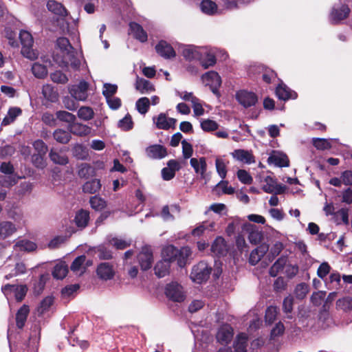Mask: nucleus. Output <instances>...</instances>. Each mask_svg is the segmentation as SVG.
Wrapping results in <instances>:
<instances>
[{
  "mask_svg": "<svg viewBox=\"0 0 352 352\" xmlns=\"http://www.w3.org/2000/svg\"><path fill=\"white\" fill-rule=\"evenodd\" d=\"M89 220V212L87 210H80L75 217V222L78 228H85Z\"/></svg>",
  "mask_w": 352,
  "mask_h": 352,
  "instance_id": "38",
  "label": "nucleus"
},
{
  "mask_svg": "<svg viewBox=\"0 0 352 352\" xmlns=\"http://www.w3.org/2000/svg\"><path fill=\"white\" fill-rule=\"evenodd\" d=\"M129 30L133 37L142 43H144L148 39L146 32L142 26L136 22H130Z\"/></svg>",
  "mask_w": 352,
  "mask_h": 352,
  "instance_id": "17",
  "label": "nucleus"
},
{
  "mask_svg": "<svg viewBox=\"0 0 352 352\" xmlns=\"http://www.w3.org/2000/svg\"><path fill=\"white\" fill-rule=\"evenodd\" d=\"M50 78L54 82L58 84H66L68 82L67 76L60 70L52 73Z\"/></svg>",
  "mask_w": 352,
  "mask_h": 352,
  "instance_id": "55",
  "label": "nucleus"
},
{
  "mask_svg": "<svg viewBox=\"0 0 352 352\" xmlns=\"http://www.w3.org/2000/svg\"><path fill=\"white\" fill-rule=\"evenodd\" d=\"M89 203L91 208L97 211L102 210L107 206L105 200L96 195L90 198Z\"/></svg>",
  "mask_w": 352,
  "mask_h": 352,
  "instance_id": "47",
  "label": "nucleus"
},
{
  "mask_svg": "<svg viewBox=\"0 0 352 352\" xmlns=\"http://www.w3.org/2000/svg\"><path fill=\"white\" fill-rule=\"evenodd\" d=\"M182 56L188 60L200 59L201 58V54L194 46H188L184 48L182 51Z\"/></svg>",
  "mask_w": 352,
  "mask_h": 352,
  "instance_id": "39",
  "label": "nucleus"
},
{
  "mask_svg": "<svg viewBox=\"0 0 352 352\" xmlns=\"http://www.w3.org/2000/svg\"><path fill=\"white\" fill-rule=\"evenodd\" d=\"M50 160L55 164L65 166L69 163L68 157L58 151L56 148H52L49 153Z\"/></svg>",
  "mask_w": 352,
  "mask_h": 352,
  "instance_id": "22",
  "label": "nucleus"
},
{
  "mask_svg": "<svg viewBox=\"0 0 352 352\" xmlns=\"http://www.w3.org/2000/svg\"><path fill=\"white\" fill-rule=\"evenodd\" d=\"M191 166L194 168L195 172L200 174L202 178H204L205 173L207 169V164L204 157H200L199 160L192 157L190 160Z\"/></svg>",
  "mask_w": 352,
  "mask_h": 352,
  "instance_id": "21",
  "label": "nucleus"
},
{
  "mask_svg": "<svg viewBox=\"0 0 352 352\" xmlns=\"http://www.w3.org/2000/svg\"><path fill=\"white\" fill-rule=\"evenodd\" d=\"M210 250L217 257L226 256L228 252L226 241L222 236H217L212 242Z\"/></svg>",
  "mask_w": 352,
  "mask_h": 352,
  "instance_id": "15",
  "label": "nucleus"
},
{
  "mask_svg": "<svg viewBox=\"0 0 352 352\" xmlns=\"http://www.w3.org/2000/svg\"><path fill=\"white\" fill-rule=\"evenodd\" d=\"M264 182L266 183L262 187L263 190L267 193H274L275 195L283 194L286 190V186L277 184V179L270 175H267L264 178Z\"/></svg>",
  "mask_w": 352,
  "mask_h": 352,
  "instance_id": "6",
  "label": "nucleus"
},
{
  "mask_svg": "<svg viewBox=\"0 0 352 352\" xmlns=\"http://www.w3.org/2000/svg\"><path fill=\"white\" fill-rule=\"evenodd\" d=\"M337 308L342 309L344 311H348L352 309V298L349 296L344 297L338 299L336 302Z\"/></svg>",
  "mask_w": 352,
  "mask_h": 352,
  "instance_id": "50",
  "label": "nucleus"
},
{
  "mask_svg": "<svg viewBox=\"0 0 352 352\" xmlns=\"http://www.w3.org/2000/svg\"><path fill=\"white\" fill-rule=\"evenodd\" d=\"M170 267V263L162 258L154 267L155 274L158 278H163L169 274Z\"/></svg>",
  "mask_w": 352,
  "mask_h": 352,
  "instance_id": "26",
  "label": "nucleus"
},
{
  "mask_svg": "<svg viewBox=\"0 0 352 352\" xmlns=\"http://www.w3.org/2000/svg\"><path fill=\"white\" fill-rule=\"evenodd\" d=\"M32 164L37 168L43 169L46 165V156L39 154L33 153L31 157Z\"/></svg>",
  "mask_w": 352,
  "mask_h": 352,
  "instance_id": "49",
  "label": "nucleus"
},
{
  "mask_svg": "<svg viewBox=\"0 0 352 352\" xmlns=\"http://www.w3.org/2000/svg\"><path fill=\"white\" fill-rule=\"evenodd\" d=\"M228 181L222 179L215 186L214 190L218 191L221 188L222 193L226 195H232L234 193V188L232 186H228Z\"/></svg>",
  "mask_w": 352,
  "mask_h": 352,
  "instance_id": "59",
  "label": "nucleus"
},
{
  "mask_svg": "<svg viewBox=\"0 0 352 352\" xmlns=\"http://www.w3.org/2000/svg\"><path fill=\"white\" fill-rule=\"evenodd\" d=\"M101 188L100 180L98 179H93L90 181L86 182L82 187V192L85 193L94 194L100 190Z\"/></svg>",
  "mask_w": 352,
  "mask_h": 352,
  "instance_id": "30",
  "label": "nucleus"
},
{
  "mask_svg": "<svg viewBox=\"0 0 352 352\" xmlns=\"http://www.w3.org/2000/svg\"><path fill=\"white\" fill-rule=\"evenodd\" d=\"M231 154L234 159L243 163L250 164L255 162L254 156L252 151L240 148L234 150Z\"/></svg>",
  "mask_w": 352,
  "mask_h": 352,
  "instance_id": "19",
  "label": "nucleus"
},
{
  "mask_svg": "<svg viewBox=\"0 0 352 352\" xmlns=\"http://www.w3.org/2000/svg\"><path fill=\"white\" fill-rule=\"evenodd\" d=\"M215 166L219 177L224 179L227 175V165L226 162L221 158H217L215 160Z\"/></svg>",
  "mask_w": 352,
  "mask_h": 352,
  "instance_id": "53",
  "label": "nucleus"
},
{
  "mask_svg": "<svg viewBox=\"0 0 352 352\" xmlns=\"http://www.w3.org/2000/svg\"><path fill=\"white\" fill-rule=\"evenodd\" d=\"M177 248L173 245L166 246L162 249V257L163 260L168 261L171 263L175 261V257L177 256Z\"/></svg>",
  "mask_w": 352,
  "mask_h": 352,
  "instance_id": "34",
  "label": "nucleus"
},
{
  "mask_svg": "<svg viewBox=\"0 0 352 352\" xmlns=\"http://www.w3.org/2000/svg\"><path fill=\"white\" fill-rule=\"evenodd\" d=\"M96 274L101 280H111L115 276L113 266L109 263H101L97 267Z\"/></svg>",
  "mask_w": 352,
  "mask_h": 352,
  "instance_id": "13",
  "label": "nucleus"
},
{
  "mask_svg": "<svg viewBox=\"0 0 352 352\" xmlns=\"http://www.w3.org/2000/svg\"><path fill=\"white\" fill-rule=\"evenodd\" d=\"M155 48L156 52L165 59H170L176 56L173 47L164 40L160 41Z\"/></svg>",
  "mask_w": 352,
  "mask_h": 352,
  "instance_id": "10",
  "label": "nucleus"
},
{
  "mask_svg": "<svg viewBox=\"0 0 352 352\" xmlns=\"http://www.w3.org/2000/svg\"><path fill=\"white\" fill-rule=\"evenodd\" d=\"M47 8L49 11L56 15L62 16L67 15V11L64 6L56 1L49 0L47 3Z\"/></svg>",
  "mask_w": 352,
  "mask_h": 352,
  "instance_id": "27",
  "label": "nucleus"
},
{
  "mask_svg": "<svg viewBox=\"0 0 352 352\" xmlns=\"http://www.w3.org/2000/svg\"><path fill=\"white\" fill-rule=\"evenodd\" d=\"M312 144L318 150H327L331 148V143L324 138H313Z\"/></svg>",
  "mask_w": 352,
  "mask_h": 352,
  "instance_id": "52",
  "label": "nucleus"
},
{
  "mask_svg": "<svg viewBox=\"0 0 352 352\" xmlns=\"http://www.w3.org/2000/svg\"><path fill=\"white\" fill-rule=\"evenodd\" d=\"M234 336V329L229 324H222L216 335L217 341L221 344H228L231 342Z\"/></svg>",
  "mask_w": 352,
  "mask_h": 352,
  "instance_id": "8",
  "label": "nucleus"
},
{
  "mask_svg": "<svg viewBox=\"0 0 352 352\" xmlns=\"http://www.w3.org/2000/svg\"><path fill=\"white\" fill-rule=\"evenodd\" d=\"M68 273V267L65 264H56L53 269L52 276L56 279H63Z\"/></svg>",
  "mask_w": 352,
  "mask_h": 352,
  "instance_id": "40",
  "label": "nucleus"
},
{
  "mask_svg": "<svg viewBox=\"0 0 352 352\" xmlns=\"http://www.w3.org/2000/svg\"><path fill=\"white\" fill-rule=\"evenodd\" d=\"M201 60V65L204 69H208L210 67L214 66L217 63V58L214 54L206 52L204 57L199 59Z\"/></svg>",
  "mask_w": 352,
  "mask_h": 352,
  "instance_id": "42",
  "label": "nucleus"
},
{
  "mask_svg": "<svg viewBox=\"0 0 352 352\" xmlns=\"http://www.w3.org/2000/svg\"><path fill=\"white\" fill-rule=\"evenodd\" d=\"M42 94L43 97L51 102H56L58 100L57 89L52 85H44L42 88Z\"/></svg>",
  "mask_w": 352,
  "mask_h": 352,
  "instance_id": "25",
  "label": "nucleus"
},
{
  "mask_svg": "<svg viewBox=\"0 0 352 352\" xmlns=\"http://www.w3.org/2000/svg\"><path fill=\"white\" fill-rule=\"evenodd\" d=\"M19 37L22 45L21 54L32 60L36 59L38 56V53L36 50L32 49L34 40L32 34L28 31L21 30Z\"/></svg>",
  "mask_w": 352,
  "mask_h": 352,
  "instance_id": "1",
  "label": "nucleus"
},
{
  "mask_svg": "<svg viewBox=\"0 0 352 352\" xmlns=\"http://www.w3.org/2000/svg\"><path fill=\"white\" fill-rule=\"evenodd\" d=\"M89 84L87 82L82 80L78 85L73 86L69 93L76 100H85L88 96L87 90Z\"/></svg>",
  "mask_w": 352,
  "mask_h": 352,
  "instance_id": "11",
  "label": "nucleus"
},
{
  "mask_svg": "<svg viewBox=\"0 0 352 352\" xmlns=\"http://www.w3.org/2000/svg\"><path fill=\"white\" fill-rule=\"evenodd\" d=\"M94 116V111L89 107H81L78 111V116L84 120H89Z\"/></svg>",
  "mask_w": 352,
  "mask_h": 352,
  "instance_id": "54",
  "label": "nucleus"
},
{
  "mask_svg": "<svg viewBox=\"0 0 352 352\" xmlns=\"http://www.w3.org/2000/svg\"><path fill=\"white\" fill-rule=\"evenodd\" d=\"M145 152L148 157L155 160L162 159L168 155L166 148L157 144L146 147Z\"/></svg>",
  "mask_w": 352,
  "mask_h": 352,
  "instance_id": "14",
  "label": "nucleus"
},
{
  "mask_svg": "<svg viewBox=\"0 0 352 352\" xmlns=\"http://www.w3.org/2000/svg\"><path fill=\"white\" fill-rule=\"evenodd\" d=\"M15 246L18 247L21 251L32 252L34 251L37 245L35 243L29 240H21L16 242Z\"/></svg>",
  "mask_w": 352,
  "mask_h": 352,
  "instance_id": "46",
  "label": "nucleus"
},
{
  "mask_svg": "<svg viewBox=\"0 0 352 352\" xmlns=\"http://www.w3.org/2000/svg\"><path fill=\"white\" fill-rule=\"evenodd\" d=\"M18 178L14 175L0 176V184L3 187H10L15 185Z\"/></svg>",
  "mask_w": 352,
  "mask_h": 352,
  "instance_id": "64",
  "label": "nucleus"
},
{
  "mask_svg": "<svg viewBox=\"0 0 352 352\" xmlns=\"http://www.w3.org/2000/svg\"><path fill=\"white\" fill-rule=\"evenodd\" d=\"M96 175V168L87 163H82L78 167V175L80 178L88 179Z\"/></svg>",
  "mask_w": 352,
  "mask_h": 352,
  "instance_id": "28",
  "label": "nucleus"
},
{
  "mask_svg": "<svg viewBox=\"0 0 352 352\" xmlns=\"http://www.w3.org/2000/svg\"><path fill=\"white\" fill-rule=\"evenodd\" d=\"M150 104L151 102L148 98L142 97L137 100L135 105L138 112L144 115L148 112Z\"/></svg>",
  "mask_w": 352,
  "mask_h": 352,
  "instance_id": "44",
  "label": "nucleus"
},
{
  "mask_svg": "<svg viewBox=\"0 0 352 352\" xmlns=\"http://www.w3.org/2000/svg\"><path fill=\"white\" fill-rule=\"evenodd\" d=\"M190 254L191 251L188 247H184L181 249H177L175 261H177L178 266L184 267L186 265L187 259Z\"/></svg>",
  "mask_w": 352,
  "mask_h": 352,
  "instance_id": "31",
  "label": "nucleus"
},
{
  "mask_svg": "<svg viewBox=\"0 0 352 352\" xmlns=\"http://www.w3.org/2000/svg\"><path fill=\"white\" fill-rule=\"evenodd\" d=\"M69 131L71 133L78 136H86L91 132V128L85 124L75 122L69 124Z\"/></svg>",
  "mask_w": 352,
  "mask_h": 352,
  "instance_id": "24",
  "label": "nucleus"
},
{
  "mask_svg": "<svg viewBox=\"0 0 352 352\" xmlns=\"http://www.w3.org/2000/svg\"><path fill=\"white\" fill-rule=\"evenodd\" d=\"M211 272L212 267L206 262L200 261L193 266L190 278L192 281L201 284L208 280Z\"/></svg>",
  "mask_w": 352,
  "mask_h": 352,
  "instance_id": "2",
  "label": "nucleus"
},
{
  "mask_svg": "<svg viewBox=\"0 0 352 352\" xmlns=\"http://www.w3.org/2000/svg\"><path fill=\"white\" fill-rule=\"evenodd\" d=\"M109 243L117 250H124L131 245V241L118 239L117 237L112 238Z\"/></svg>",
  "mask_w": 352,
  "mask_h": 352,
  "instance_id": "61",
  "label": "nucleus"
},
{
  "mask_svg": "<svg viewBox=\"0 0 352 352\" xmlns=\"http://www.w3.org/2000/svg\"><path fill=\"white\" fill-rule=\"evenodd\" d=\"M65 56L67 64L70 63L71 67L74 69H78L80 65V60L76 57L75 49L69 50L63 54Z\"/></svg>",
  "mask_w": 352,
  "mask_h": 352,
  "instance_id": "37",
  "label": "nucleus"
},
{
  "mask_svg": "<svg viewBox=\"0 0 352 352\" xmlns=\"http://www.w3.org/2000/svg\"><path fill=\"white\" fill-rule=\"evenodd\" d=\"M54 298L52 296H47L42 300L38 306L37 311L40 314H44L53 305Z\"/></svg>",
  "mask_w": 352,
  "mask_h": 352,
  "instance_id": "57",
  "label": "nucleus"
},
{
  "mask_svg": "<svg viewBox=\"0 0 352 352\" xmlns=\"http://www.w3.org/2000/svg\"><path fill=\"white\" fill-rule=\"evenodd\" d=\"M283 244L280 241H276L273 246L270 248V252L267 254L268 260L272 261L283 250Z\"/></svg>",
  "mask_w": 352,
  "mask_h": 352,
  "instance_id": "45",
  "label": "nucleus"
},
{
  "mask_svg": "<svg viewBox=\"0 0 352 352\" xmlns=\"http://www.w3.org/2000/svg\"><path fill=\"white\" fill-rule=\"evenodd\" d=\"M97 253L99 258L102 260H110L113 258L111 250L104 245L98 247Z\"/></svg>",
  "mask_w": 352,
  "mask_h": 352,
  "instance_id": "56",
  "label": "nucleus"
},
{
  "mask_svg": "<svg viewBox=\"0 0 352 352\" xmlns=\"http://www.w3.org/2000/svg\"><path fill=\"white\" fill-rule=\"evenodd\" d=\"M309 292V285L305 283L298 284L294 289V294L298 299L302 300L305 298Z\"/></svg>",
  "mask_w": 352,
  "mask_h": 352,
  "instance_id": "51",
  "label": "nucleus"
},
{
  "mask_svg": "<svg viewBox=\"0 0 352 352\" xmlns=\"http://www.w3.org/2000/svg\"><path fill=\"white\" fill-rule=\"evenodd\" d=\"M32 72L34 76L37 78H44L47 75V67L38 63H34L32 67Z\"/></svg>",
  "mask_w": 352,
  "mask_h": 352,
  "instance_id": "41",
  "label": "nucleus"
},
{
  "mask_svg": "<svg viewBox=\"0 0 352 352\" xmlns=\"http://www.w3.org/2000/svg\"><path fill=\"white\" fill-rule=\"evenodd\" d=\"M74 157L77 160H85L88 156V152L85 146L80 144H76L72 148Z\"/></svg>",
  "mask_w": 352,
  "mask_h": 352,
  "instance_id": "43",
  "label": "nucleus"
},
{
  "mask_svg": "<svg viewBox=\"0 0 352 352\" xmlns=\"http://www.w3.org/2000/svg\"><path fill=\"white\" fill-rule=\"evenodd\" d=\"M203 78L207 82L206 85L211 91L217 96H220L219 88L221 85V78L219 74L214 71H210L203 75Z\"/></svg>",
  "mask_w": 352,
  "mask_h": 352,
  "instance_id": "5",
  "label": "nucleus"
},
{
  "mask_svg": "<svg viewBox=\"0 0 352 352\" xmlns=\"http://www.w3.org/2000/svg\"><path fill=\"white\" fill-rule=\"evenodd\" d=\"M54 140L58 143L66 144L72 139L70 131H66L63 129H56L53 133Z\"/></svg>",
  "mask_w": 352,
  "mask_h": 352,
  "instance_id": "36",
  "label": "nucleus"
},
{
  "mask_svg": "<svg viewBox=\"0 0 352 352\" xmlns=\"http://www.w3.org/2000/svg\"><path fill=\"white\" fill-rule=\"evenodd\" d=\"M269 164H274L278 167H288L289 166V160L285 154L278 153L272 154L267 159Z\"/></svg>",
  "mask_w": 352,
  "mask_h": 352,
  "instance_id": "23",
  "label": "nucleus"
},
{
  "mask_svg": "<svg viewBox=\"0 0 352 352\" xmlns=\"http://www.w3.org/2000/svg\"><path fill=\"white\" fill-rule=\"evenodd\" d=\"M56 45L60 48L63 54L74 47L71 45L69 39L65 37L58 38L56 41Z\"/></svg>",
  "mask_w": 352,
  "mask_h": 352,
  "instance_id": "62",
  "label": "nucleus"
},
{
  "mask_svg": "<svg viewBox=\"0 0 352 352\" xmlns=\"http://www.w3.org/2000/svg\"><path fill=\"white\" fill-rule=\"evenodd\" d=\"M15 225L10 221H2L0 223V238L5 239L15 232Z\"/></svg>",
  "mask_w": 352,
  "mask_h": 352,
  "instance_id": "29",
  "label": "nucleus"
},
{
  "mask_svg": "<svg viewBox=\"0 0 352 352\" xmlns=\"http://www.w3.org/2000/svg\"><path fill=\"white\" fill-rule=\"evenodd\" d=\"M165 294L169 300L173 302H181L186 298L182 286L176 282H171L166 285Z\"/></svg>",
  "mask_w": 352,
  "mask_h": 352,
  "instance_id": "3",
  "label": "nucleus"
},
{
  "mask_svg": "<svg viewBox=\"0 0 352 352\" xmlns=\"http://www.w3.org/2000/svg\"><path fill=\"white\" fill-rule=\"evenodd\" d=\"M32 146L35 151L34 153L46 156L48 152V146L42 140L38 139L34 141Z\"/></svg>",
  "mask_w": 352,
  "mask_h": 352,
  "instance_id": "48",
  "label": "nucleus"
},
{
  "mask_svg": "<svg viewBox=\"0 0 352 352\" xmlns=\"http://www.w3.org/2000/svg\"><path fill=\"white\" fill-rule=\"evenodd\" d=\"M118 126L124 131H129L133 126V122L131 116L127 113L122 119L118 122Z\"/></svg>",
  "mask_w": 352,
  "mask_h": 352,
  "instance_id": "60",
  "label": "nucleus"
},
{
  "mask_svg": "<svg viewBox=\"0 0 352 352\" xmlns=\"http://www.w3.org/2000/svg\"><path fill=\"white\" fill-rule=\"evenodd\" d=\"M138 260L142 270H149L153 263V254L151 247L147 245L142 247L138 255Z\"/></svg>",
  "mask_w": 352,
  "mask_h": 352,
  "instance_id": "4",
  "label": "nucleus"
},
{
  "mask_svg": "<svg viewBox=\"0 0 352 352\" xmlns=\"http://www.w3.org/2000/svg\"><path fill=\"white\" fill-rule=\"evenodd\" d=\"M247 231H248V239L252 244L257 245L263 239V233L256 229L254 225L248 223L244 226Z\"/></svg>",
  "mask_w": 352,
  "mask_h": 352,
  "instance_id": "20",
  "label": "nucleus"
},
{
  "mask_svg": "<svg viewBox=\"0 0 352 352\" xmlns=\"http://www.w3.org/2000/svg\"><path fill=\"white\" fill-rule=\"evenodd\" d=\"M268 251L269 245L266 243H261L251 252L249 257V263L251 265H256Z\"/></svg>",
  "mask_w": 352,
  "mask_h": 352,
  "instance_id": "16",
  "label": "nucleus"
},
{
  "mask_svg": "<svg viewBox=\"0 0 352 352\" xmlns=\"http://www.w3.org/2000/svg\"><path fill=\"white\" fill-rule=\"evenodd\" d=\"M118 91V86L115 84L104 83L103 85L102 94L105 99L113 97Z\"/></svg>",
  "mask_w": 352,
  "mask_h": 352,
  "instance_id": "58",
  "label": "nucleus"
},
{
  "mask_svg": "<svg viewBox=\"0 0 352 352\" xmlns=\"http://www.w3.org/2000/svg\"><path fill=\"white\" fill-rule=\"evenodd\" d=\"M275 94L279 100L287 101L297 98L298 94L296 91L290 89L282 81L278 85L275 90Z\"/></svg>",
  "mask_w": 352,
  "mask_h": 352,
  "instance_id": "12",
  "label": "nucleus"
},
{
  "mask_svg": "<svg viewBox=\"0 0 352 352\" xmlns=\"http://www.w3.org/2000/svg\"><path fill=\"white\" fill-rule=\"evenodd\" d=\"M202 12L208 15H213L217 12V5L212 0H202L200 3Z\"/></svg>",
  "mask_w": 352,
  "mask_h": 352,
  "instance_id": "35",
  "label": "nucleus"
},
{
  "mask_svg": "<svg viewBox=\"0 0 352 352\" xmlns=\"http://www.w3.org/2000/svg\"><path fill=\"white\" fill-rule=\"evenodd\" d=\"M236 99L245 108L254 106L258 102L257 96L251 91L240 90L236 94Z\"/></svg>",
  "mask_w": 352,
  "mask_h": 352,
  "instance_id": "7",
  "label": "nucleus"
},
{
  "mask_svg": "<svg viewBox=\"0 0 352 352\" xmlns=\"http://www.w3.org/2000/svg\"><path fill=\"white\" fill-rule=\"evenodd\" d=\"M135 88L141 94L148 93L149 91H155L154 86L151 82L142 78H138L135 82Z\"/></svg>",
  "mask_w": 352,
  "mask_h": 352,
  "instance_id": "33",
  "label": "nucleus"
},
{
  "mask_svg": "<svg viewBox=\"0 0 352 352\" xmlns=\"http://www.w3.org/2000/svg\"><path fill=\"white\" fill-rule=\"evenodd\" d=\"M287 261V257L285 256H282L278 258L276 262L272 265V266L270 268L269 274L272 277H276L278 274L283 270L284 267L286 265Z\"/></svg>",
  "mask_w": 352,
  "mask_h": 352,
  "instance_id": "32",
  "label": "nucleus"
},
{
  "mask_svg": "<svg viewBox=\"0 0 352 352\" xmlns=\"http://www.w3.org/2000/svg\"><path fill=\"white\" fill-rule=\"evenodd\" d=\"M56 115L58 120L69 122V124H72L76 121V116L66 111H58L56 112Z\"/></svg>",
  "mask_w": 352,
  "mask_h": 352,
  "instance_id": "63",
  "label": "nucleus"
},
{
  "mask_svg": "<svg viewBox=\"0 0 352 352\" xmlns=\"http://www.w3.org/2000/svg\"><path fill=\"white\" fill-rule=\"evenodd\" d=\"M351 13V9L346 4H342L340 8L333 7L330 13V18L333 24L347 19Z\"/></svg>",
  "mask_w": 352,
  "mask_h": 352,
  "instance_id": "9",
  "label": "nucleus"
},
{
  "mask_svg": "<svg viewBox=\"0 0 352 352\" xmlns=\"http://www.w3.org/2000/svg\"><path fill=\"white\" fill-rule=\"evenodd\" d=\"M30 314V307L27 305H22L16 311L15 320L16 327L21 330L25 327L27 318Z\"/></svg>",
  "mask_w": 352,
  "mask_h": 352,
  "instance_id": "18",
  "label": "nucleus"
}]
</instances>
